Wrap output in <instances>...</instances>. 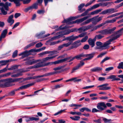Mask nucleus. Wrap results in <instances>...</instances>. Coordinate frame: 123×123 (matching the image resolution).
<instances>
[{
  "label": "nucleus",
  "instance_id": "61",
  "mask_svg": "<svg viewBox=\"0 0 123 123\" xmlns=\"http://www.w3.org/2000/svg\"><path fill=\"white\" fill-rule=\"evenodd\" d=\"M76 77H75L71 79L72 80H73L74 82L79 81H81V80L80 79H77Z\"/></svg>",
  "mask_w": 123,
  "mask_h": 123
},
{
  "label": "nucleus",
  "instance_id": "47",
  "mask_svg": "<svg viewBox=\"0 0 123 123\" xmlns=\"http://www.w3.org/2000/svg\"><path fill=\"white\" fill-rule=\"evenodd\" d=\"M88 38V36H86L85 37L83 38L81 40V42L82 43H83L85 42Z\"/></svg>",
  "mask_w": 123,
  "mask_h": 123
},
{
  "label": "nucleus",
  "instance_id": "15",
  "mask_svg": "<svg viewBox=\"0 0 123 123\" xmlns=\"http://www.w3.org/2000/svg\"><path fill=\"white\" fill-rule=\"evenodd\" d=\"M45 33V32H41L39 34L37 35L36 37H37L38 38H44L49 36L50 35V34H48L47 35H45L43 36V35Z\"/></svg>",
  "mask_w": 123,
  "mask_h": 123
},
{
  "label": "nucleus",
  "instance_id": "27",
  "mask_svg": "<svg viewBox=\"0 0 123 123\" xmlns=\"http://www.w3.org/2000/svg\"><path fill=\"white\" fill-rule=\"evenodd\" d=\"M72 58V56H71L63 59L60 60V63L67 61Z\"/></svg>",
  "mask_w": 123,
  "mask_h": 123
},
{
  "label": "nucleus",
  "instance_id": "17",
  "mask_svg": "<svg viewBox=\"0 0 123 123\" xmlns=\"http://www.w3.org/2000/svg\"><path fill=\"white\" fill-rule=\"evenodd\" d=\"M13 17V15H11L7 19V21L8 23H10V25H12L14 23V20L12 19Z\"/></svg>",
  "mask_w": 123,
  "mask_h": 123
},
{
  "label": "nucleus",
  "instance_id": "24",
  "mask_svg": "<svg viewBox=\"0 0 123 123\" xmlns=\"http://www.w3.org/2000/svg\"><path fill=\"white\" fill-rule=\"evenodd\" d=\"M68 40H69V42L72 41H74L77 39L76 36H74L72 35L70 37H68Z\"/></svg>",
  "mask_w": 123,
  "mask_h": 123
},
{
  "label": "nucleus",
  "instance_id": "54",
  "mask_svg": "<svg viewBox=\"0 0 123 123\" xmlns=\"http://www.w3.org/2000/svg\"><path fill=\"white\" fill-rule=\"evenodd\" d=\"M37 13L39 14H43L45 12V11L43 10H40L37 11Z\"/></svg>",
  "mask_w": 123,
  "mask_h": 123
},
{
  "label": "nucleus",
  "instance_id": "39",
  "mask_svg": "<svg viewBox=\"0 0 123 123\" xmlns=\"http://www.w3.org/2000/svg\"><path fill=\"white\" fill-rule=\"evenodd\" d=\"M86 32H84L82 33L77 36H76L77 38V39L79 37H84L86 35Z\"/></svg>",
  "mask_w": 123,
  "mask_h": 123
},
{
  "label": "nucleus",
  "instance_id": "37",
  "mask_svg": "<svg viewBox=\"0 0 123 123\" xmlns=\"http://www.w3.org/2000/svg\"><path fill=\"white\" fill-rule=\"evenodd\" d=\"M65 32L63 34V35L68 34L71 32H74L73 28L71 29L69 31H65Z\"/></svg>",
  "mask_w": 123,
  "mask_h": 123
},
{
  "label": "nucleus",
  "instance_id": "25",
  "mask_svg": "<svg viewBox=\"0 0 123 123\" xmlns=\"http://www.w3.org/2000/svg\"><path fill=\"white\" fill-rule=\"evenodd\" d=\"M111 3H112V2H105V3H100L99 4L100 6H102V7H104L107 6L109 4H111Z\"/></svg>",
  "mask_w": 123,
  "mask_h": 123
},
{
  "label": "nucleus",
  "instance_id": "14",
  "mask_svg": "<svg viewBox=\"0 0 123 123\" xmlns=\"http://www.w3.org/2000/svg\"><path fill=\"white\" fill-rule=\"evenodd\" d=\"M57 56V55H55L52 56L47 57L46 58H43L41 61L43 64H44V63L47 62L48 60L52 59L56 57Z\"/></svg>",
  "mask_w": 123,
  "mask_h": 123
},
{
  "label": "nucleus",
  "instance_id": "57",
  "mask_svg": "<svg viewBox=\"0 0 123 123\" xmlns=\"http://www.w3.org/2000/svg\"><path fill=\"white\" fill-rule=\"evenodd\" d=\"M65 110L64 109L63 110H61L60 111L58 112L57 113H56L54 114V116L57 115L59 114H61L63 112L65 111Z\"/></svg>",
  "mask_w": 123,
  "mask_h": 123
},
{
  "label": "nucleus",
  "instance_id": "4",
  "mask_svg": "<svg viewBox=\"0 0 123 123\" xmlns=\"http://www.w3.org/2000/svg\"><path fill=\"white\" fill-rule=\"evenodd\" d=\"M24 60L26 61L25 63V65H31L41 61L40 59L35 60L34 59H31L29 58L24 59Z\"/></svg>",
  "mask_w": 123,
  "mask_h": 123
},
{
  "label": "nucleus",
  "instance_id": "43",
  "mask_svg": "<svg viewBox=\"0 0 123 123\" xmlns=\"http://www.w3.org/2000/svg\"><path fill=\"white\" fill-rule=\"evenodd\" d=\"M33 9H37L38 8V4L37 3H35L32 5Z\"/></svg>",
  "mask_w": 123,
  "mask_h": 123
},
{
  "label": "nucleus",
  "instance_id": "63",
  "mask_svg": "<svg viewBox=\"0 0 123 123\" xmlns=\"http://www.w3.org/2000/svg\"><path fill=\"white\" fill-rule=\"evenodd\" d=\"M89 46L87 44L85 45L83 47V49H84L87 50L89 48Z\"/></svg>",
  "mask_w": 123,
  "mask_h": 123
},
{
  "label": "nucleus",
  "instance_id": "20",
  "mask_svg": "<svg viewBox=\"0 0 123 123\" xmlns=\"http://www.w3.org/2000/svg\"><path fill=\"white\" fill-rule=\"evenodd\" d=\"M95 54L94 53H92L89 54L85 55V57H87L89 60L91 59L93 57Z\"/></svg>",
  "mask_w": 123,
  "mask_h": 123
},
{
  "label": "nucleus",
  "instance_id": "40",
  "mask_svg": "<svg viewBox=\"0 0 123 123\" xmlns=\"http://www.w3.org/2000/svg\"><path fill=\"white\" fill-rule=\"evenodd\" d=\"M116 76L114 75H111L109 76L107 78V79H112L113 80H112V81L115 80V79L116 77Z\"/></svg>",
  "mask_w": 123,
  "mask_h": 123
},
{
  "label": "nucleus",
  "instance_id": "59",
  "mask_svg": "<svg viewBox=\"0 0 123 123\" xmlns=\"http://www.w3.org/2000/svg\"><path fill=\"white\" fill-rule=\"evenodd\" d=\"M92 27V25H88L87 26H85L84 28V30L85 31L91 28Z\"/></svg>",
  "mask_w": 123,
  "mask_h": 123
},
{
  "label": "nucleus",
  "instance_id": "51",
  "mask_svg": "<svg viewBox=\"0 0 123 123\" xmlns=\"http://www.w3.org/2000/svg\"><path fill=\"white\" fill-rule=\"evenodd\" d=\"M107 53V52H104L102 53L101 54L97 56V58L99 57H101L103 56L104 55Z\"/></svg>",
  "mask_w": 123,
  "mask_h": 123
},
{
  "label": "nucleus",
  "instance_id": "6",
  "mask_svg": "<svg viewBox=\"0 0 123 123\" xmlns=\"http://www.w3.org/2000/svg\"><path fill=\"white\" fill-rule=\"evenodd\" d=\"M117 11L118 10H116L115 9L111 8L102 11L100 13H99V14H105L107 13L112 14Z\"/></svg>",
  "mask_w": 123,
  "mask_h": 123
},
{
  "label": "nucleus",
  "instance_id": "53",
  "mask_svg": "<svg viewBox=\"0 0 123 123\" xmlns=\"http://www.w3.org/2000/svg\"><path fill=\"white\" fill-rule=\"evenodd\" d=\"M8 4V2H6L3 6L5 9L6 11H8L9 10L8 7L7 5Z\"/></svg>",
  "mask_w": 123,
  "mask_h": 123
},
{
  "label": "nucleus",
  "instance_id": "42",
  "mask_svg": "<svg viewBox=\"0 0 123 123\" xmlns=\"http://www.w3.org/2000/svg\"><path fill=\"white\" fill-rule=\"evenodd\" d=\"M116 21V19L115 18H113L112 20H107L106 21V23H113L115 22Z\"/></svg>",
  "mask_w": 123,
  "mask_h": 123
},
{
  "label": "nucleus",
  "instance_id": "28",
  "mask_svg": "<svg viewBox=\"0 0 123 123\" xmlns=\"http://www.w3.org/2000/svg\"><path fill=\"white\" fill-rule=\"evenodd\" d=\"M102 68L99 67H97L95 68L92 69L91 70L92 72H96L101 71L102 70Z\"/></svg>",
  "mask_w": 123,
  "mask_h": 123
},
{
  "label": "nucleus",
  "instance_id": "36",
  "mask_svg": "<svg viewBox=\"0 0 123 123\" xmlns=\"http://www.w3.org/2000/svg\"><path fill=\"white\" fill-rule=\"evenodd\" d=\"M22 73H18L16 74L12 75L11 77H19V76H22Z\"/></svg>",
  "mask_w": 123,
  "mask_h": 123
},
{
  "label": "nucleus",
  "instance_id": "12",
  "mask_svg": "<svg viewBox=\"0 0 123 123\" xmlns=\"http://www.w3.org/2000/svg\"><path fill=\"white\" fill-rule=\"evenodd\" d=\"M15 84H11L9 83L8 81H6V82L4 84H1L0 86L2 88H5L14 85Z\"/></svg>",
  "mask_w": 123,
  "mask_h": 123
},
{
  "label": "nucleus",
  "instance_id": "19",
  "mask_svg": "<svg viewBox=\"0 0 123 123\" xmlns=\"http://www.w3.org/2000/svg\"><path fill=\"white\" fill-rule=\"evenodd\" d=\"M40 60H41V61H39V62L37 63L36 64L34 65L36 68L44 67V64H43V63L42 62L41 60L40 59Z\"/></svg>",
  "mask_w": 123,
  "mask_h": 123
},
{
  "label": "nucleus",
  "instance_id": "34",
  "mask_svg": "<svg viewBox=\"0 0 123 123\" xmlns=\"http://www.w3.org/2000/svg\"><path fill=\"white\" fill-rule=\"evenodd\" d=\"M9 61V60L6 61H0V64L2 63L1 64V66H3L6 65V64Z\"/></svg>",
  "mask_w": 123,
  "mask_h": 123
},
{
  "label": "nucleus",
  "instance_id": "33",
  "mask_svg": "<svg viewBox=\"0 0 123 123\" xmlns=\"http://www.w3.org/2000/svg\"><path fill=\"white\" fill-rule=\"evenodd\" d=\"M100 6L99 3L98 4H97L93 6H92L90 8H89L90 9V10L91 11L93 9L96 8Z\"/></svg>",
  "mask_w": 123,
  "mask_h": 123
},
{
  "label": "nucleus",
  "instance_id": "30",
  "mask_svg": "<svg viewBox=\"0 0 123 123\" xmlns=\"http://www.w3.org/2000/svg\"><path fill=\"white\" fill-rule=\"evenodd\" d=\"M63 35V34H60L57 36H55L51 38L50 39V40H51L52 41L55 40L56 39L59 38L61 37H62Z\"/></svg>",
  "mask_w": 123,
  "mask_h": 123
},
{
  "label": "nucleus",
  "instance_id": "62",
  "mask_svg": "<svg viewBox=\"0 0 123 123\" xmlns=\"http://www.w3.org/2000/svg\"><path fill=\"white\" fill-rule=\"evenodd\" d=\"M99 110L95 108H93L92 109V113L97 112H99Z\"/></svg>",
  "mask_w": 123,
  "mask_h": 123
},
{
  "label": "nucleus",
  "instance_id": "49",
  "mask_svg": "<svg viewBox=\"0 0 123 123\" xmlns=\"http://www.w3.org/2000/svg\"><path fill=\"white\" fill-rule=\"evenodd\" d=\"M117 67L118 69L122 68L123 69V62H121L119 63Z\"/></svg>",
  "mask_w": 123,
  "mask_h": 123
},
{
  "label": "nucleus",
  "instance_id": "26",
  "mask_svg": "<svg viewBox=\"0 0 123 123\" xmlns=\"http://www.w3.org/2000/svg\"><path fill=\"white\" fill-rule=\"evenodd\" d=\"M90 11L91 10L89 8L87 9L84 12L82 13L81 15H79L80 18L87 15L88 12Z\"/></svg>",
  "mask_w": 123,
  "mask_h": 123
},
{
  "label": "nucleus",
  "instance_id": "58",
  "mask_svg": "<svg viewBox=\"0 0 123 123\" xmlns=\"http://www.w3.org/2000/svg\"><path fill=\"white\" fill-rule=\"evenodd\" d=\"M18 71L20 72L19 73H22L28 71V70H25L23 69H18Z\"/></svg>",
  "mask_w": 123,
  "mask_h": 123
},
{
  "label": "nucleus",
  "instance_id": "50",
  "mask_svg": "<svg viewBox=\"0 0 123 123\" xmlns=\"http://www.w3.org/2000/svg\"><path fill=\"white\" fill-rule=\"evenodd\" d=\"M18 52V50H16L13 52L12 55V57L13 58H14L17 56V55Z\"/></svg>",
  "mask_w": 123,
  "mask_h": 123
},
{
  "label": "nucleus",
  "instance_id": "45",
  "mask_svg": "<svg viewBox=\"0 0 123 123\" xmlns=\"http://www.w3.org/2000/svg\"><path fill=\"white\" fill-rule=\"evenodd\" d=\"M18 66L17 65H15L12 66L10 68L8 69L9 70H12L17 69L18 68Z\"/></svg>",
  "mask_w": 123,
  "mask_h": 123
},
{
  "label": "nucleus",
  "instance_id": "13",
  "mask_svg": "<svg viewBox=\"0 0 123 123\" xmlns=\"http://www.w3.org/2000/svg\"><path fill=\"white\" fill-rule=\"evenodd\" d=\"M34 84V83H32L22 86L20 87L19 88L16 89L15 91H18L20 89L22 90L23 89L26 88L30 86H31L33 85Z\"/></svg>",
  "mask_w": 123,
  "mask_h": 123
},
{
  "label": "nucleus",
  "instance_id": "5",
  "mask_svg": "<svg viewBox=\"0 0 123 123\" xmlns=\"http://www.w3.org/2000/svg\"><path fill=\"white\" fill-rule=\"evenodd\" d=\"M97 107L99 111H102L106 110L107 107L105 102H101L97 104Z\"/></svg>",
  "mask_w": 123,
  "mask_h": 123
},
{
  "label": "nucleus",
  "instance_id": "21",
  "mask_svg": "<svg viewBox=\"0 0 123 123\" xmlns=\"http://www.w3.org/2000/svg\"><path fill=\"white\" fill-rule=\"evenodd\" d=\"M9 0L11 2H13L16 4V6H17L20 5V1L22 0Z\"/></svg>",
  "mask_w": 123,
  "mask_h": 123
},
{
  "label": "nucleus",
  "instance_id": "1",
  "mask_svg": "<svg viewBox=\"0 0 123 123\" xmlns=\"http://www.w3.org/2000/svg\"><path fill=\"white\" fill-rule=\"evenodd\" d=\"M116 28V27H114L110 29H106L98 31L97 32V33L100 34L96 35L94 38V39H95V40L96 39H101L104 37V36L103 35L111 34L113 33V31L115 30Z\"/></svg>",
  "mask_w": 123,
  "mask_h": 123
},
{
  "label": "nucleus",
  "instance_id": "3",
  "mask_svg": "<svg viewBox=\"0 0 123 123\" xmlns=\"http://www.w3.org/2000/svg\"><path fill=\"white\" fill-rule=\"evenodd\" d=\"M99 16H97L91 18L83 22L81 24V25L82 26L88 24L90 22L92 21V23L94 25L96 24L97 23L101 20L102 18L103 17H99L98 18Z\"/></svg>",
  "mask_w": 123,
  "mask_h": 123
},
{
  "label": "nucleus",
  "instance_id": "9",
  "mask_svg": "<svg viewBox=\"0 0 123 123\" xmlns=\"http://www.w3.org/2000/svg\"><path fill=\"white\" fill-rule=\"evenodd\" d=\"M109 85V84L107 83H106L101 85H99L97 87H100L99 88V89L100 90H105L110 89L111 88L110 86H107Z\"/></svg>",
  "mask_w": 123,
  "mask_h": 123
},
{
  "label": "nucleus",
  "instance_id": "64",
  "mask_svg": "<svg viewBox=\"0 0 123 123\" xmlns=\"http://www.w3.org/2000/svg\"><path fill=\"white\" fill-rule=\"evenodd\" d=\"M7 81H8L9 83L14 82L13 79L11 78L7 79Z\"/></svg>",
  "mask_w": 123,
  "mask_h": 123
},
{
  "label": "nucleus",
  "instance_id": "18",
  "mask_svg": "<svg viewBox=\"0 0 123 123\" xmlns=\"http://www.w3.org/2000/svg\"><path fill=\"white\" fill-rule=\"evenodd\" d=\"M75 59H76L78 60L82 59L83 58L85 57V54L82 53L76 55L74 57Z\"/></svg>",
  "mask_w": 123,
  "mask_h": 123
},
{
  "label": "nucleus",
  "instance_id": "41",
  "mask_svg": "<svg viewBox=\"0 0 123 123\" xmlns=\"http://www.w3.org/2000/svg\"><path fill=\"white\" fill-rule=\"evenodd\" d=\"M11 74V73L9 72L6 74L0 75V78L1 77H7L10 75Z\"/></svg>",
  "mask_w": 123,
  "mask_h": 123
},
{
  "label": "nucleus",
  "instance_id": "38",
  "mask_svg": "<svg viewBox=\"0 0 123 123\" xmlns=\"http://www.w3.org/2000/svg\"><path fill=\"white\" fill-rule=\"evenodd\" d=\"M120 13H117L115 14H114L111 15L109 16L108 17H107V18H111L113 17H114L116 16H117L119 15Z\"/></svg>",
  "mask_w": 123,
  "mask_h": 123
},
{
  "label": "nucleus",
  "instance_id": "31",
  "mask_svg": "<svg viewBox=\"0 0 123 123\" xmlns=\"http://www.w3.org/2000/svg\"><path fill=\"white\" fill-rule=\"evenodd\" d=\"M71 21L70 18L67 19H64V20L63 21L62 23H66L69 24H70L71 25L70 23L72 22H70Z\"/></svg>",
  "mask_w": 123,
  "mask_h": 123
},
{
  "label": "nucleus",
  "instance_id": "23",
  "mask_svg": "<svg viewBox=\"0 0 123 123\" xmlns=\"http://www.w3.org/2000/svg\"><path fill=\"white\" fill-rule=\"evenodd\" d=\"M37 42H35L31 43L28 45H27L24 48V49H26L30 47L34 46L36 43H37Z\"/></svg>",
  "mask_w": 123,
  "mask_h": 123
},
{
  "label": "nucleus",
  "instance_id": "55",
  "mask_svg": "<svg viewBox=\"0 0 123 123\" xmlns=\"http://www.w3.org/2000/svg\"><path fill=\"white\" fill-rule=\"evenodd\" d=\"M63 85L62 84L57 85L54 86V89H56L58 88H60L61 87H63Z\"/></svg>",
  "mask_w": 123,
  "mask_h": 123
},
{
  "label": "nucleus",
  "instance_id": "32",
  "mask_svg": "<svg viewBox=\"0 0 123 123\" xmlns=\"http://www.w3.org/2000/svg\"><path fill=\"white\" fill-rule=\"evenodd\" d=\"M70 118L71 119L74 121L79 120L80 118V117L78 116H75L74 117H70Z\"/></svg>",
  "mask_w": 123,
  "mask_h": 123
},
{
  "label": "nucleus",
  "instance_id": "29",
  "mask_svg": "<svg viewBox=\"0 0 123 123\" xmlns=\"http://www.w3.org/2000/svg\"><path fill=\"white\" fill-rule=\"evenodd\" d=\"M7 33V30L6 29L2 31L0 36L3 38H4Z\"/></svg>",
  "mask_w": 123,
  "mask_h": 123
},
{
  "label": "nucleus",
  "instance_id": "16",
  "mask_svg": "<svg viewBox=\"0 0 123 123\" xmlns=\"http://www.w3.org/2000/svg\"><path fill=\"white\" fill-rule=\"evenodd\" d=\"M95 40V39H92L91 38H89L88 40V43L91 47H93L94 46Z\"/></svg>",
  "mask_w": 123,
  "mask_h": 123
},
{
  "label": "nucleus",
  "instance_id": "2",
  "mask_svg": "<svg viewBox=\"0 0 123 123\" xmlns=\"http://www.w3.org/2000/svg\"><path fill=\"white\" fill-rule=\"evenodd\" d=\"M123 30V27L116 32V36L105 42L102 46V49L103 50L108 49L109 47V45L111 44V42L119 38L122 35V31Z\"/></svg>",
  "mask_w": 123,
  "mask_h": 123
},
{
  "label": "nucleus",
  "instance_id": "52",
  "mask_svg": "<svg viewBox=\"0 0 123 123\" xmlns=\"http://www.w3.org/2000/svg\"><path fill=\"white\" fill-rule=\"evenodd\" d=\"M2 13L4 15H6L7 13V12L5 11L3 7L0 8Z\"/></svg>",
  "mask_w": 123,
  "mask_h": 123
},
{
  "label": "nucleus",
  "instance_id": "10",
  "mask_svg": "<svg viewBox=\"0 0 123 123\" xmlns=\"http://www.w3.org/2000/svg\"><path fill=\"white\" fill-rule=\"evenodd\" d=\"M73 41H70L69 42L67 43L63 44L58 47V50H60L64 47H69L71 45Z\"/></svg>",
  "mask_w": 123,
  "mask_h": 123
},
{
  "label": "nucleus",
  "instance_id": "46",
  "mask_svg": "<svg viewBox=\"0 0 123 123\" xmlns=\"http://www.w3.org/2000/svg\"><path fill=\"white\" fill-rule=\"evenodd\" d=\"M16 89L13 90L8 93V95L9 96H12L14 95H15V91H15Z\"/></svg>",
  "mask_w": 123,
  "mask_h": 123
},
{
  "label": "nucleus",
  "instance_id": "11",
  "mask_svg": "<svg viewBox=\"0 0 123 123\" xmlns=\"http://www.w3.org/2000/svg\"><path fill=\"white\" fill-rule=\"evenodd\" d=\"M31 54L29 53L28 50H26L19 54V56L22 55V58H23L27 57Z\"/></svg>",
  "mask_w": 123,
  "mask_h": 123
},
{
  "label": "nucleus",
  "instance_id": "60",
  "mask_svg": "<svg viewBox=\"0 0 123 123\" xmlns=\"http://www.w3.org/2000/svg\"><path fill=\"white\" fill-rule=\"evenodd\" d=\"M43 45L41 42H40L37 44L36 45V47L37 48H38L41 47Z\"/></svg>",
  "mask_w": 123,
  "mask_h": 123
},
{
  "label": "nucleus",
  "instance_id": "22",
  "mask_svg": "<svg viewBox=\"0 0 123 123\" xmlns=\"http://www.w3.org/2000/svg\"><path fill=\"white\" fill-rule=\"evenodd\" d=\"M96 44L97 46L99 47H97L96 48V49H101L102 48V46L103 45V43L99 41L97 42L96 43Z\"/></svg>",
  "mask_w": 123,
  "mask_h": 123
},
{
  "label": "nucleus",
  "instance_id": "48",
  "mask_svg": "<svg viewBox=\"0 0 123 123\" xmlns=\"http://www.w3.org/2000/svg\"><path fill=\"white\" fill-rule=\"evenodd\" d=\"M85 5V4L84 3H82L80 4L78 7V10L79 11L81 10Z\"/></svg>",
  "mask_w": 123,
  "mask_h": 123
},
{
  "label": "nucleus",
  "instance_id": "7",
  "mask_svg": "<svg viewBox=\"0 0 123 123\" xmlns=\"http://www.w3.org/2000/svg\"><path fill=\"white\" fill-rule=\"evenodd\" d=\"M89 17L88 16H86L85 17L82 18L78 19L72 22L70 24H73L75 23L79 24L83 22V21L87 19Z\"/></svg>",
  "mask_w": 123,
  "mask_h": 123
},
{
  "label": "nucleus",
  "instance_id": "8",
  "mask_svg": "<svg viewBox=\"0 0 123 123\" xmlns=\"http://www.w3.org/2000/svg\"><path fill=\"white\" fill-rule=\"evenodd\" d=\"M81 44L80 40H77L73 43V42L71 45H73L70 47V49H72L77 48Z\"/></svg>",
  "mask_w": 123,
  "mask_h": 123
},
{
  "label": "nucleus",
  "instance_id": "35",
  "mask_svg": "<svg viewBox=\"0 0 123 123\" xmlns=\"http://www.w3.org/2000/svg\"><path fill=\"white\" fill-rule=\"evenodd\" d=\"M111 58L109 57H105L102 61L100 63L101 64H102L105 61L110 59Z\"/></svg>",
  "mask_w": 123,
  "mask_h": 123
},
{
  "label": "nucleus",
  "instance_id": "44",
  "mask_svg": "<svg viewBox=\"0 0 123 123\" xmlns=\"http://www.w3.org/2000/svg\"><path fill=\"white\" fill-rule=\"evenodd\" d=\"M33 9V8L31 5V6L25 8L24 10V11L25 12H27L29 10H32Z\"/></svg>",
  "mask_w": 123,
  "mask_h": 123
},
{
  "label": "nucleus",
  "instance_id": "56",
  "mask_svg": "<svg viewBox=\"0 0 123 123\" xmlns=\"http://www.w3.org/2000/svg\"><path fill=\"white\" fill-rule=\"evenodd\" d=\"M30 120H31V121H32L33 120L37 121L39 120V118H36L34 117H30Z\"/></svg>",
  "mask_w": 123,
  "mask_h": 123
}]
</instances>
